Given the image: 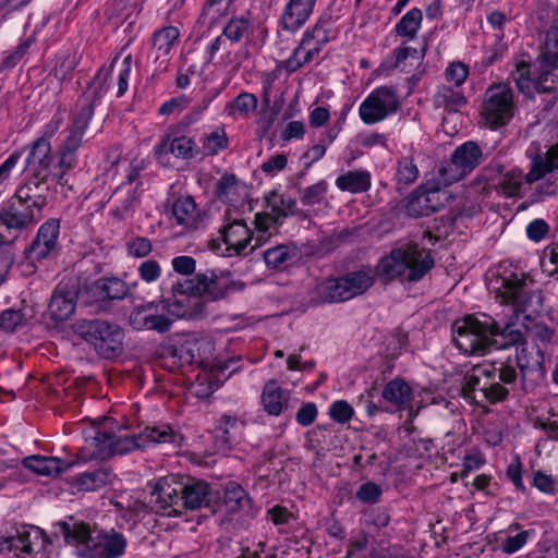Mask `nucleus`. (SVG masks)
Masks as SVG:
<instances>
[{"mask_svg": "<svg viewBox=\"0 0 558 558\" xmlns=\"http://www.w3.org/2000/svg\"><path fill=\"white\" fill-rule=\"evenodd\" d=\"M435 266L430 252L417 244H408L404 247L392 250L383 257L376 266V275L387 280L400 279L402 282H417ZM351 299L365 293L375 282V272L372 268L363 267L360 270L342 276Z\"/></svg>", "mask_w": 558, "mask_h": 558, "instance_id": "1", "label": "nucleus"}, {"mask_svg": "<svg viewBox=\"0 0 558 558\" xmlns=\"http://www.w3.org/2000/svg\"><path fill=\"white\" fill-rule=\"evenodd\" d=\"M120 429V425L111 417H101L94 428V435L90 436V446L94 449L89 459L109 460L114 456L144 448L148 444H165L180 448L184 441L183 435L167 424L146 427L133 436L118 435L117 432Z\"/></svg>", "mask_w": 558, "mask_h": 558, "instance_id": "2", "label": "nucleus"}, {"mask_svg": "<svg viewBox=\"0 0 558 558\" xmlns=\"http://www.w3.org/2000/svg\"><path fill=\"white\" fill-rule=\"evenodd\" d=\"M219 493L203 480L168 475L159 478L151 490V510L165 517H179L183 510H197L217 501Z\"/></svg>", "mask_w": 558, "mask_h": 558, "instance_id": "3", "label": "nucleus"}, {"mask_svg": "<svg viewBox=\"0 0 558 558\" xmlns=\"http://www.w3.org/2000/svg\"><path fill=\"white\" fill-rule=\"evenodd\" d=\"M227 291L228 284L214 270H206L197 272L193 278L178 280L171 287V295L163 298L160 303L172 316L194 319L204 314L202 299L218 301L226 296Z\"/></svg>", "mask_w": 558, "mask_h": 558, "instance_id": "4", "label": "nucleus"}, {"mask_svg": "<svg viewBox=\"0 0 558 558\" xmlns=\"http://www.w3.org/2000/svg\"><path fill=\"white\" fill-rule=\"evenodd\" d=\"M59 527L68 544H73L77 553L86 558H119L126 548L128 541L125 536L111 529L101 531L93 535L90 529L85 523H75L70 525L66 522H58Z\"/></svg>", "mask_w": 558, "mask_h": 558, "instance_id": "5", "label": "nucleus"}, {"mask_svg": "<svg viewBox=\"0 0 558 558\" xmlns=\"http://www.w3.org/2000/svg\"><path fill=\"white\" fill-rule=\"evenodd\" d=\"M533 280L523 272L514 271L511 268L504 267L497 277L489 282V289L496 292V298L500 303H510L515 311L522 313L536 314L543 308L544 295L538 289L531 290L530 284Z\"/></svg>", "mask_w": 558, "mask_h": 558, "instance_id": "6", "label": "nucleus"}, {"mask_svg": "<svg viewBox=\"0 0 558 558\" xmlns=\"http://www.w3.org/2000/svg\"><path fill=\"white\" fill-rule=\"evenodd\" d=\"M483 318L468 315L452 325L453 343L466 355H485L498 342L492 336L495 318L488 315H483Z\"/></svg>", "mask_w": 558, "mask_h": 558, "instance_id": "7", "label": "nucleus"}, {"mask_svg": "<svg viewBox=\"0 0 558 558\" xmlns=\"http://www.w3.org/2000/svg\"><path fill=\"white\" fill-rule=\"evenodd\" d=\"M74 332L93 345L104 359L119 356L123 351L124 331L116 323L104 319H80L74 324Z\"/></svg>", "mask_w": 558, "mask_h": 558, "instance_id": "8", "label": "nucleus"}, {"mask_svg": "<svg viewBox=\"0 0 558 558\" xmlns=\"http://www.w3.org/2000/svg\"><path fill=\"white\" fill-rule=\"evenodd\" d=\"M526 349L521 348L519 354L518 348L514 354H509L505 359H498L492 362V379L488 385V391L485 401L496 404L508 399L509 392L517 385L520 369V379L522 385L525 383L526 369L530 367L529 361H523V354Z\"/></svg>", "mask_w": 558, "mask_h": 558, "instance_id": "9", "label": "nucleus"}, {"mask_svg": "<svg viewBox=\"0 0 558 558\" xmlns=\"http://www.w3.org/2000/svg\"><path fill=\"white\" fill-rule=\"evenodd\" d=\"M514 82L518 89L530 99L534 98L535 93L558 98V74L536 68L532 72L531 64L526 61L517 63Z\"/></svg>", "mask_w": 558, "mask_h": 558, "instance_id": "10", "label": "nucleus"}, {"mask_svg": "<svg viewBox=\"0 0 558 558\" xmlns=\"http://www.w3.org/2000/svg\"><path fill=\"white\" fill-rule=\"evenodd\" d=\"M482 114L486 123L495 129L505 125L513 116V96L506 85L490 86L486 92Z\"/></svg>", "mask_w": 558, "mask_h": 558, "instance_id": "11", "label": "nucleus"}, {"mask_svg": "<svg viewBox=\"0 0 558 558\" xmlns=\"http://www.w3.org/2000/svg\"><path fill=\"white\" fill-rule=\"evenodd\" d=\"M80 289L76 279L63 280L56 286L48 303V313L53 322H64L73 315Z\"/></svg>", "mask_w": 558, "mask_h": 558, "instance_id": "12", "label": "nucleus"}, {"mask_svg": "<svg viewBox=\"0 0 558 558\" xmlns=\"http://www.w3.org/2000/svg\"><path fill=\"white\" fill-rule=\"evenodd\" d=\"M225 223L219 229L220 240L227 245L230 254L241 255L252 241L253 232L243 219L232 216L231 209H227Z\"/></svg>", "mask_w": 558, "mask_h": 558, "instance_id": "13", "label": "nucleus"}, {"mask_svg": "<svg viewBox=\"0 0 558 558\" xmlns=\"http://www.w3.org/2000/svg\"><path fill=\"white\" fill-rule=\"evenodd\" d=\"M15 542L21 543V551L26 555L38 553L50 543L44 530L34 525H24L21 530H16V535L0 537V550L12 551L14 548H20Z\"/></svg>", "mask_w": 558, "mask_h": 558, "instance_id": "14", "label": "nucleus"}, {"mask_svg": "<svg viewBox=\"0 0 558 558\" xmlns=\"http://www.w3.org/2000/svg\"><path fill=\"white\" fill-rule=\"evenodd\" d=\"M93 116L94 101L89 97L78 98L71 113L70 123L65 129L66 136L62 145L80 148Z\"/></svg>", "mask_w": 558, "mask_h": 558, "instance_id": "15", "label": "nucleus"}, {"mask_svg": "<svg viewBox=\"0 0 558 558\" xmlns=\"http://www.w3.org/2000/svg\"><path fill=\"white\" fill-rule=\"evenodd\" d=\"M129 323L135 330H153L158 333L168 332L172 320L158 313V303L148 302L135 306L129 316Z\"/></svg>", "mask_w": 558, "mask_h": 558, "instance_id": "16", "label": "nucleus"}, {"mask_svg": "<svg viewBox=\"0 0 558 558\" xmlns=\"http://www.w3.org/2000/svg\"><path fill=\"white\" fill-rule=\"evenodd\" d=\"M40 216L36 208L31 207L28 203L24 204L14 194L8 205L0 210V222L9 230L21 231L35 223Z\"/></svg>", "mask_w": 558, "mask_h": 558, "instance_id": "17", "label": "nucleus"}, {"mask_svg": "<svg viewBox=\"0 0 558 558\" xmlns=\"http://www.w3.org/2000/svg\"><path fill=\"white\" fill-rule=\"evenodd\" d=\"M440 191L441 189L435 180H429L424 185H421L408 203L409 214L415 217H424L438 211L442 206V202L439 198Z\"/></svg>", "mask_w": 558, "mask_h": 558, "instance_id": "18", "label": "nucleus"}, {"mask_svg": "<svg viewBox=\"0 0 558 558\" xmlns=\"http://www.w3.org/2000/svg\"><path fill=\"white\" fill-rule=\"evenodd\" d=\"M59 230L60 226L57 219H49L44 222L39 227L35 239L25 250L26 258L33 263L47 258L57 245Z\"/></svg>", "mask_w": 558, "mask_h": 558, "instance_id": "19", "label": "nucleus"}, {"mask_svg": "<svg viewBox=\"0 0 558 558\" xmlns=\"http://www.w3.org/2000/svg\"><path fill=\"white\" fill-rule=\"evenodd\" d=\"M245 422L235 415L222 414L214 428L215 446L218 451H228L243 436Z\"/></svg>", "mask_w": 558, "mask_h": 558, "instance_id": "20", "label": "nucleus"}, {"mask_svg": "<svg viewBox=\"0 0 558 558\" xmlns=\"http://www.w3.org/2000/svg\"><path fill=\"white\" fill-rule=\"evenodd\" d=\"M52 160L49 140L40 137L31 145L26 169L31 175H39V179L51 178V181H56V173L50 170Z\"/></svg>", "mask_w": 558, "mask_h": 558, "instance_id": "21", "label": "nucleus"}, {"mask_svg": "<svg viewBox=\"0 0 558 558\" xmlns=\"http://www.w3.org/2000/svg\"><path fill=\"white\" fill-rule=\"evenodd\" d=\"M86 294L92 302L123 300L129 294L128 284L117 277H102L86 287Z\"/></svg>", "mask_w": 558, "mask_h": 558, "instance_id": "22", "label": "nucleus"}, {"mask_svg": "<svg viewBox=\"0 0 558 558\" xmlns=\"http://www.w3.org/2000/svg\"><path fill=\"white\" fill-rule=\"evenodd\" d=\"M51 178L39 179V175H31L29 180L23 185L19 186L14 194L16 198L24 204L28 203L31 207L37 209L38 214L47 205V197L50 193L49 181Z\"/></svg>", "mask_w": 558, "mask_h": 558, "instance_id": "23", "label": "nucleus"}, {"mask_svg": "<svg viewBox=\"0 0 558 558\" xmlns=\"http://www.w3.org/2000/svg\"><path fill=\"white\" fill-rule=\"evenodd\" d=\"M140 196L141 191H135L130 184L119 185L110 197L112 217L118 221L132 217L140 204Z\"/></svg>", "mask_w": 558, "mask_h": 558, "instance_id": "24", "label": "nucleus"}, {"mask_svg": "<svg viewBox=\"0 0 558 558\" xmlns=\"http://www.w3.org/2000/svg\"><path fill=\"white\" fill-rule=\"evenodd\" d=\"M492 375V363L489 365H475L472 367L463 378L462 391L464 397L480 402L477 400V393H480L483 400H485Z\"/></svg>", "mask_w": 558, "mask_h": 558, "instance_id": "25", "label": "nucleus"}, {"mask_svg": "<svg viewBox=\"0 0 558 558\" xmlns=\"http://www.w3.org/2000/svg\"><path fill=\"white\" fill-rule=\"evenodd\" d=\"M154 153L158 159H161L168 154H171L177 158L192 159L197 154V145L193 138L185 135L177 137L167 135L158 145L155 146Z\"/></svg>", "mask_w": 558, "mask_h": 558, "instance_id": "26", "label": "nucleus"}, {"mask_svg": "<svg viewBox=\"0 0 558 558\" xmlns=\"http://www.w3.org/2000/svg\"><path fill=\"white\" fill-rule=\"evenodd\" d=\"M316 0H290L281 14V25L289 32L301 28L311 16Z\"/></svg>", "mask_w": 558, "mask_h": 558, "instance_id": "27", "label": "nucleus"}, {"mask_svg": "<svg viewBox=\"0 0 558 558\" xmlns=\"http://www.w3.org/2000/svg\"><path fill=\"white\" fill-rule=\"evenodd\" d=\"M332 25L333 20L331 14L324 13L319 16L313 28L304 34L302 39L303 45L318 54L332 37Z\"/></svg>", "mask_w": 558, "mask_h": 558, "instance_id": "28", "label": "nucleus"}, {"mask_svg": "<svg viewBox=\"0 0 558 558\" xmlns=\"http://www.w3.org/2000/svg\"><path fill=\"white\" fill-rule=\"evenodd\" d=\"M22 464L29 471L45 476L59 475L74 465L56 457L29 456L23 459Z\"/></svg>", "mask_w": 558, "mask_h": 558, "instance_id": "29", "label": "nucleus"}, {"mask_svg": "<svg viewBox=\"0 0 558 558\" xmlns=\"http://www.w3.org/2000/svg\"><path fill=\"white\" fill-rule=\"evenodd\" d=\"M260 398L264 410L269 415L278 416L288 407L289 392L272 379L265 384Z\"/></svg>", "mask_w": 558, "mask_h": 558, "instance_id": "30", "label": "nucleus"}, {"mask_svg": "<svg viewBox=\"0 0 558 558\" xmlns=\"http://www.w3.org/2000/svg\"><path fill=\"white\" fill-rule=\"evenodd\" d=\"M451 156L470 174L484 161L487 154H484L483 148L476 142L468 141L459 145Z\"/></svg>", "mask_w": 558, "mask_h": 558, "instance_id": "31", "label": "nucleus"}, {"mask_svg": "<svg viewBox=\"0 0 558 558\" xmlns=\"http://www.w3.org/2000/svg\"><path fill=\"white\" fill-rule=\"evenodd\" d=\"M172 214L178 225L186 229H197L199 226V211L192 196H180L172 205Z\"/></svg>", "mask_w": 558, "mask_h": 558, "instance_id": "32", "label": "nucleus"}, {"mask_svg": "<svg viewBox=\"0 0 558 558\" xmlns=\"http://www.w3.org/2000/svg\"><path fill=\"white\" fill-rule=\"evenodd\" d=\"M425 49L418 50L403 41L398 48L393 49L386 59L389 69H400L407 71L408 68L418 64L424 58Z\"/></svg>", "mask_w": 558, "mask_h": 558, "instance_id": "33", "label": "nucleus"}, {"mask_svg": "<svg viewBox=\"0 0 558 558\" xmlns=\"http://www.w3.org/2000/svg\"><path fill=\"white\" fill-rule=\"evenodd\" d=\"M114 477L110 469L100 468L75 476L73 485L81 492H94L111 484Z\"/></svg>", "mask_w": 558, "mask_h": 558, "instance_id": "34", "label": "nucleus"}, {"mask_svg": "<svg viewBox=\"0 0 558 558\" xmlns=\"http://www.w3.org/2000/svg\"><path fill=\"white\" fill-rule=\"evenodd\" d=\"M266 265L272 269H283L299 257V250L294 244H279L263 252Z\"/></svg>", "mask_w": 558, "mask_h": 558, "instance_id": "35", "label": "nucleus"}, {"mask_svg": "<svg viewBox=\"0 0 558 558\" xmlns=\"http://www.w3.org/2000/svg\"><path fill=\"white\" fill-rule=\"evenodd\" d=\"M315 292L319 300L325 303H338L351 300V294H349L342 277L325 280L316 286Z\"/></svg>", "mask_w": 558, "mask_h": 558, "instance_id": "36", "label": "nucleus"}, {"mask_svg": "<svg viewBox=\"0 0 558 558\" xmlns=\"http://www.w3.org/2000/svg\"><path fill=\"white\" fill-rule=\"evenodd\" d=\"M340 191L353 194L363 193L371 189V173L366 170H353L340 174L336 179Z\"/></svg>", "mask_w": 558, "mask_h": 558, "instance_id": "37", "label": "nucleus"}, {"mask_svg": "<svg viewBox=\"0 0 558 558\" xmlns=\"http://www.w3.org/2000/svg\"><path fill=\"white\" fill-rule=\"evenodd\" d=\"M381 396L386 401L401 409L411 402L412 389L403 379L395 378L386 384Z\"/></svg>", "mask_w": 558, "mask_h": 558, "instance_id": "38", "label": "nucleus"}, {"mask_svg": "<svg viewBox=\"0 0 558 558\" xmlns=\"http://www.w3.org/2000/svg\"><path fill=\"white\" fill-rule=\"evenodd\" d=\"M267 206L270 207L271 213L277 219L282 221L289 216L298 215L296 201L288 194H279L277 191H271L265 196Z\"/></svg>", "mask_w": 558, "mask_h": 558, "instance_id": "39", "label": "nucleus"}, {"mask_svg": "<svg viewBox=\"0 0 558 558\" xmlns=\"http://www.w3.org/2000/svg\"><path fill=\"white\" fill-rule=\"evenodd\" d=\"M492 336L498 339V342L493 348L502 350H508L523 340L522 331L515 328L513 323L509 322L501 327L500 323L496 319L495 326H492Z\"/></svg>", "mask_w": 558, "mask_h": 558, "instance_id": "40", "label": "nucleus"}, {"mask_svg": "<svg viewBox=\"0 0 558 558\" xmlns=\"http://www.w3.org/2000/svg\"><path fill=\"white\" fill-rule=\"evenodd\" d=\"M179 35V29L174 26L162 27L153 34L151 45L153 49L156 51V60L167 57L170 53Z\"/></svg>", "mask_w": 558, "mask_h": 558, "instance_id": "41", "label": "nucleus"}, {"mask_svg": "<svg viewBox=\"0 0 558 558\" xmlns=\"http://www.w3.org/2000/svg\"><path fill=\"white\" fill-rule=\"evenodd\" d=\"M423 21L422 11L418 8H412L407 12L395 26V33L398 36L405 37L409 40L416 38Z\"/></svg>", "mask_w": 558, "mask_h": 558, "instance_id": "42", "label": "nucleus"}, {"mask_svg": "<svg viewBox=\"0 0 558 558\" xmlns=\"http://www.w3.org/2000/svg\"><path fill=\"white\" fill-rule=\"evenodd\" d=\"M78 149L77 147L60 145L57 153L59 172L54 175L58 184H65V174L78 165Z\"/></svg>", "mask_w": 558, "mask_h": 558, "instance_id": "43", "label": "nucleus"}, {"mask_svg": "<svg viewBox=\"0 0 558 558\" xmlns=\"http://www.w3.org/2000/svg\"><path fill=\"white\" fill-rule=\"evenodd\" d=\"M466 175L465 170L450 156L449 160L442 161L438 166L436 177L432 180H435L439 187L442 189L462 180Z\"/></svg>", "mask_w": 558, "mask_h": 558, "instance_id": "44", "label": "nucleus"}, {"mask_svg": "<svg viewBox=\"0 0 558 558\" xmlns=\"http://www.w3.org/2000/svg\"><path fill=\"white\" fill-rule=\"evenodd\" d=\"M195 345V336L189 335L179 343L169 347L167 351L180 365H193L196 364Z\"/></svg>", "mask_w": 558, "mask_h": 558, "instance_id": "45", "label": "nucleus"}, {"mask_svg": "<svg viewBox=\"0 0 558 558\" xmlns=\"http://www.w3.org/2000/svg\"><path fill=\"white\" fill-rule=\"evenodd\" d=\"M225 505L230 512H238L250 507L251 498L246 492L236 483L227 484L223 496Z\"/></svg>", "mask_w": 558, "mask_h": 558, "instance_id": "46", "label": "nucleus"}, {"mask_svg": "<svg viewBox=\"0 0 558 558\" xmlns=\"http://www.w3.org/2000/svg\"><path fill=\"white\" fill-rule=\"evenodd\" d=\"M252 33V22L245 16H235L230 19L222 31V35L232 43H239L244 38H248Z\"/></svg>", "mask_w": 558, "mask_h": 558, "instance_id": "47", "label": "nucleus"}, {"mask_svg": "<svg viewBox=\"0 0 558 558\" xmlns=\"http://www.w3.org/2000/svg\"><path fill=\"white\" fill-rule=\"evenodd\" d=\"M434 102L438 108H444L448 112H454L465 105L466 99L460 92L442 86L437 90Z\"/></svg>", "mask_w": 558, "mask_h": 558, "instance_id": "48", "label": "nucleus"}, {"mask_svg": "<svg viewBox=\"0 0 558 558\" xmlns=\"http://www.w3.org/2000/svg\"><path fill=\"white\" fill-rule=\"evenodd\" d=\"M381 108L386 109L389 114L398 111L400 108V98L395 87L379 86L375 88L369 95Z\"/></svg>", "mask_w": 558, "mask_h": 558, "instance_id": "49", "label": "nucleus"}, {"mask_svg": "<svg viewBox=\"0 0 558 558\" xmlns=\"http://www.w3.org/2000/svg\"><path fill=\"white\" fill-rule=\"evenodd\" d=\"M522 171L514 168L504 173L501 179L494 184V189L506 197L517 196L522 186Z\"/></svg>", "mask_w": 558, "mask_h": 558, "instance_id": "50", "label": "nucleus"}, {"mask_svg": "<svg viewBox=\"0 0 558 558\" xmlns=\"http://www.w3.org/2000/svg\"><path fill=\"white\" fill-rule=\"evenodd\" d=\"M257 97L252 93H240L233 100L227 104L226 112L228 116H235L240 113L242 116H247L250 112L256 110L257 108Z\"/></svg>", "mask_w": 558, "mask_h": 558, "instance_id": "51", "label": "nucleus"}, {"mask_svg": "<svg viewBox=\"0 0 558 558\" xmlns=\"http://www.w3.org/2000/svg\"><path fill=\"white\" fill-rule=\"evenodd\" d=\"M359 114L361 120L368 125L378 123L390 116L386 109L381 108L369 96H367L360 105Z\"/></svg>", "mask_w": 558, "mask_h": 558, "instance_id": "52", "label": "nucleus"}, {"mask_svg": "<svg viewBox=\"0 0 558 558\" xmlns=\"http://www.w3.org/2000/svg\"><path fill=\"white\" fill-rule=\"evenodd\" d=\"M315 56L316 53H314L301 41L300 45L293 50L292 54L284 61L283 68L287 72L293 73L305 63L312 61Z\"/></svg>", "mask_w": 558, "mask_h": 558, "instance_id": "53", "label": "nucleus"}, {"mask_svg": "<svg viewBox=\"0 0 558 558\" xmlns=\"http://www.w3.org/2000/svg\"><path fill=\"white\" fill-rule=\"evenodd\" d=\"M536 69L555 72L558 70V40L554 45H546L545 49L538 54L534 63Z\"/></svg>", "mask_w": 558, "mask_h": 558, "instance_id": "54", "label": "nucleus"}, {"mask_svg": "<svg viewBox=\"0 0 558 558\" xmlns=\"http://www.w3.org/2000/svg\"><path fill=\"white\" fill-rule=\"evenodd\" d=\"M555 169H557V163L549 165L543 156L537 155L532 159L530 171L524 177L525 181L530 184L534 183Z\"/></svg>", "mask_w": 558, "mask_h": 558, "instance_id": "55", "label": "nucleus"}, {"mask_svg": "<svg viewBox=\"0 0 558 558\" xmlns=\"http://www.w3.org/2000/svg\"><path fill=\"white\" fill-rule=\"evenodd\" d=\"M116 60L111 63L110 68H100L90 83L92 95H83L81 98L89 97L94 102L100 98L107 90V83L110 76L111 68L114 65Z\"/></svg>", "mask_w": 558, "mask_h": 558, "instance_id": "56", "label": "nucleus"}, {"mask_svg": "<svg viewBox=\"0 0 558 558\" xmlns=\"http://www.w3.org/2000/svg\"><path fill=\"white\" fill-rule=\"evenodd\" d=\"M417 167L411 158L404 157L399 160L396 174L398 184H412L417 179Z\"/></svg>", "mask_w": 558, "mask_h": 558, "instance_id": "57", "label": "nucleus"}, {"mask_svg": "<svg viewBox=\"0 0 558 558\" xmlns=\"http://www.w3.org/2000/svg\"><path fill=\"white\" fill-rule=\"evenodd\" d=\"M327 193V183L319 181L303 190L301 195V203L304 206H314L320 204Z\"/></svg>", "mask_w": 558, "mask_h": 558, "instance_id": "58", "label": "nucleus"}, {"mask_svg": "<svg viewBox=\"0 0 558 558\" xmlns=\"http://www.w3.org/2000/svg\"><path fill=\"white\" fill-rule=\"evenodd\" d=\"M126 252L135 258H144L153 251V243L148 238L135 236L125 244Z\"/></svg>", "mask_w": 558, "mask_h": 558, "instance_id": "59", "label": "nucleus"}, {"mask_svg": "<svg viewBox=\"0 0 558 558\" xmlns=\"http://www.w3.org/2000/svg\"><path fill=\"white\" fill-rule=\"evenodd\" d=\"M228 143L229 141L226 132L221 129H217L206 136L204 148L208 155L214 156L220 150L226 149L228 147Z\"/></svg>", "mask_w": 558, "mask_h": 558, "instance_id": "60", "label": "nucleus"}, {"mask_svg": "<svg viewBox=\"0 0 558 558\" xmlns=\"http://www.w3.org/2000/svg\"><path fill=\"white\" fill-rule=\"evenodd\" d=\"M26 322V316L22 311L5 310L0 315V328L5 332L14 331L19 326Z\"/></svg>", "mask_w": 558, "mask_h": 558, "instance_id": "61", "label": "nucleus"}, {"mask_svg": "<svg viewBox=\"0 0 558 558\" xmlns=\"http://www.w3.org/2000/svg\"><path fill=\"white\" fill-rule=\"evenodd\" d=\"M328 414L335 422L345 424L352 418L354 410L345 400H337L329 407Z\"/></svg>", "mask_w": 558, "mask_h": 558, "instance_id": "62", "label": "nucleus"}, {"mask_svg": "<svg viewBox=\"0 0 558 558\" xmlns=\"http://www.w3.org/2000/svg\"><path fill=\"white\" fill-rule=\"evenodd\" d=\"M137 272L143 281L150 283L159 279L161 275V268L157 260L146 259L140 264Z\"/></svg>", "mask_w": 558, "mask_h": 558, "instance_id": "63", "label": "nucleus"}, {"mask_svg": "<svg viewBox=\"0 0 558 558\" xmlns=\"http://www.w3.org/2000/svg\"><path fill=\"white\" fill-rule=\"evenodd\" d=\"M505 166L499 160H492L481 170V178L484 182L494 187L502 177Z\"/></svg>", "mask_w": 558, "mask_h": 558, "instance_id": "64", "label": "nucleus"}]
</instances>
